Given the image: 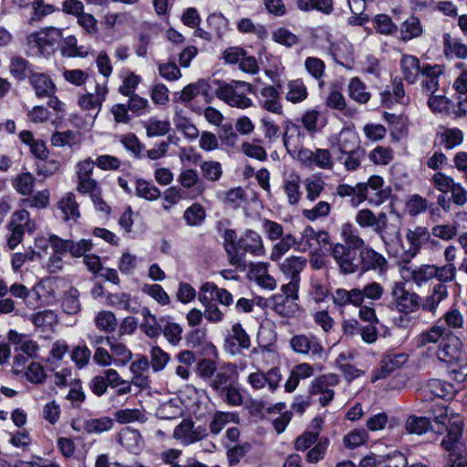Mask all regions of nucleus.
<instances>
[{"instance_id": "obj_22", "label": "nucleus", "mask_w": 467, "mask_h": 467, "mask_svg": "<svg viewBox=\"0 0 467 467\" xmlns=\"http://www.w3.org/2000/svg\"><path fill=\"white\" fill-rule=\"evenodd\" d=\"M150 368V361L144 355H137V359L130 364V369L133 374L132 383L140 388L149 387V378L144 373Z\"/></svg>"}, {"instance_id": "obj_42", "label": "nucleus", "mask_w": 467, "mask_h": 467, "mask_svg": "<svg viewBox=\"0 0 467 467\" xmlns=\"http://www.w3.org/2000/svg\"><path fill=\"white\" fill-rule=\"evenodd\" d=\"M121 78L122 85L119 87V92L124 96L133 95L141 81V78L128 69H123Z\"/></svg>"}, {"instance_id": "obj_19", "label": "nucleus", "mask_w": 467, "mask_h": 467, "mask_svg": "<svg viewBox=\"0 0 467 467\" xmlns=\"http://www.w3.org/2000/svg\"><path fill=\"white\" fill-rule=\"evenodd\" d=\"M273 310L283 317H293L299 310L296 300L287 297L284 294H275L271 298Z\"/></svg>"}, {"instance_id": "obj_50", "label": "nucleus", "mask_w": 467, "mask_h": 467, "mask_svg": "<svg viewBox=\"0 0 467 467\" xmlns=\"http://www.w3.org/2000/svg\"><path fill=\"white\" fill-rule=\"evenodd\" d=\"M36 178L30 172L19 174L13 182L16 191L22 195H29L33 192Z\"/></svg>"}, {"instance_id": "obj_27", "label": "nucleus", "mask_w": 467, "mask_h": 467, "mask_svg": "<svg viewBox=\"0 0 467 467\" xmlns=\"http://www.w3.org/2000/svg\"><path fill=\"white\" fill-rule=\"evenodd\" d=\"M307 260L304 256H291L285 258L280 265V269L290 279L300 281V273L306 266Z\"/></svg>"}, {"instance_id": "obj_60", "label": "nucleus", "mask_w": 467, "mask_h": 467, "mask_svg": "<svg viewBox=\"0 0 467 467\" xmlns=\"http://www.w3.org/2000/svg\"><path fill=\"white\" fill-rule=\"evenodd\" d=\"M356 222L359 226L363 228L372 227L374 232H376L379 222V213L376 216L371 210L362 209L358 212Z\"/></svg>"}, {"instance_id": "obj_47", "label": "nucleus", "mask_w": 467, "mask_h": 467, "mask_svg": "<svg viewBox=\"0 0 467 467\" xmlns=\"http://www.w3.org/2000/svg\"><path fill=\"white\" fill-rule=\"evenodd\" d=\"M341 235L346 243L345 247L355 249L359 252L362 248H365V242L353 231V226L350 223H345L342 226Z\"/></svg>"}, {"instance_id": "obj_12", "label": "nucleus", "mask_w": 467, "mask_h": 467, "mask_svg": "<svg viewBox=\"0 0 467 467\" xmlns=\"http://www.w3.org/2000/svg\"><path fill=\"white\" fill-rule=\"evenodd\" d=\"M250 347V337L240 323L233 325L231 333L225 337L224 348L231 355L241 353Z\"/></svg>"}, {"instance_id": "obj_29", "label": "nucleus", "mask_w": 467, "mask_h": 467, "mask_svg": "<svg viewBox=\"0 0 467 467\" xmlns=\"http://www.w3.org/2000/svg\"><path fill=\"white\" fill-rule=\"evenodd\" d=\"M144 320L141 324V330L150 338L159 337L161 334V327L166 321V317H162L157 319L156 316L152 315L149 309L144 308L142 312Z\"/></svg>"}, {"instance_id": "obj_37", "label": "nucleus", "mask_w": 467, "mask_h": 467, "mask_svg": "<svg viewBox=\"0 0 467 467\" xmlns=\"http://www.w3.org/2000/svg\"><path fill=\"white\" fill-rule=\"evenodd\" d=\"M10 72L17 80H24L26 78L34 72L31 68L30 63L20 56H16L11 58Z\"/></svg>"}, {"instance_id": "obj_58", "label": "nucleus", "mask_w": 467, "mask_h": 467, "mask_svg": "<svg viewBox=\"0 0 467 467\" xmlns=\"http://www.w3.org/2000/svg\"><path fill=\"white\" fill-rule=\"evenodd\" d=\"M62 308L64 312L68 315H75L80 311V303L77 289L72 288L65 295L62 301Z\"/></svg>"}, {"instance_id": "obj_35", "label": "nucleus", "mask_w": 467, "mask_h": 467, "mask_svg": "<svg viewBox=\"0 0 467 467\" xmlns=\"http://www.w3.org/2000/svg\"><path fill=\"white\" fill-rule=\"evenodd\" d=\"M296 6L304 12L317 10L325 15H329L334 10L333 0H296Z\"/></svg>"}, {"instance_id": "obj_49", "label": "nucleus", "mask_w": 467, "mask_h": 467, "mask_svg": "<svg viewBox=\"0 0 467 467\" xmlns=\"http://www.w3.org/2000/svg\"><path fill=\"white\" fill-rule=\"evenodd\" d=\"M151 368L154 372H159L164 369L167 363L170 361V355L165 352L159 346L151 347L150 350Z\"/></svg>"}, {"instance_id": "obj_40", "label": "nucleus", "mask_w": 467, "mask_h": 467, "mask_svg": "<svg viewBox=\"0 0 467 467\" xmlns=\"http://www.w3.org/2000/svg\"><path fill=\"white\" fill-rule=\"evenodd\" d=\"M285 99L292 103H299L307 98V89L302 79L291 80L287 84Z\"/></svg>"}, {"instance_id": "obj_54", "label": "nucleus", "mask_w": 467, "mask_h": 467, "mask_svg": "<svg viewBox=\"0 0 467 467\" xmlns=\"http://www.w3.org/2000/svg\"><path fill=\"white\" fill-rule=\"evenodd\" d=\"M295 244H296L295 236L292 234H285L274 245L271 260L278 261Z\"/></svg>"}, {"instance_id": "obj_1", "label": "nucleus", "mask_w": 467, "mask_h": 467, "mask_svg": "<svg viewBox=\"0 0 467 467\" xmlns=\"http://www.w3.org/2000/svg\"><path fill=\"white\" fill-rule=\"evenodd\" d=\"M433 422L432 424L431 418L411 415L406 420V430L416 435L424 434L429 431L440 434L447 431V435L441 441V446L448 451H454L462 435L463 420L461 416L454 413H441L433 418Z\"/></svg>"}, {"instance_id": "obj_23", "label": "nucleus", "mask_w": 467, "mask_h": 467, "mask_svg": "<svg viewBox=\"0 0 467 467\" xmlns=\"http://www.w3.org/2000/svg\"><path fill=\"white\" fill-rule=\"evenodd\" d=\"M337 193L340 197H352L351 202L358 206L368 199V185L364 182L358 183L355 187L348 184H339L337 187Z\"/></svg>"}, {"instance_id": "obj_56", "label": "nucleus", "mask_w": 467, "mask_h": 467, "mask_svg": "<svg viewBox=\"0 0 467 467\" xmlns=\"http://www.w3.org/2000/svg\"><path fill=\"white\" fill-rule=\"evenodd\" d=\"M429 389L434 397L441 400L451 398L453 393L452 386L440 379H431L429 382Z\"/></svg>"}, {"instance_id": "obj_48", "label": "nucleus", "mask_w": 467, "mask_h": 467, "mask_svg": "<svg viewBox=\"0 0 467 467\" xmlns=\"http://www.w3.org/2000/svg\"><path fill=\"white\" fill-rule=\"evenodd\" d=\"M135 185L139 197L154 201L161 196V191L150 182L140 179L136 181Z\"/></svg>"}, {"instance_id": "obj_2", "label": "nucleus", "mask_w": 467, "mask_h": 467, "mask_svg": "<svg viewBox=\"0 0 467 467\" xmlns=\"http://www.w3.org/2000/svg\"><path fill=\"white\" fill-rule=\"evenodd\" d=\"M223 248L228 255L230 265L238 269L244 270L247 266L245 254L262 255L264 244L259 234L253 230L245 232L237 238L234 229H224L222 234Z\"/></svg>"}, {"instance_id": "obj_61", "label": "nucleus", "mask_w": 467, "mask_h": 467, "mask_svg": "<svg viewBox=\"0 0 467 467\" xmlns=\"http://www.w3.org/2000/svg\"><path fill=\"white\" fill-rule=\"evenodd\" d=\"M305 67L309 75L315 79L320 80L325 74V63L322 59L315 57H308L305 60Z\"/></svg>"}, {"instance_id": "obj_26", "label": "nucleus", "mask_w": 467, "mask_h": 467, "mask_svg": "<svg viewBox=\"0 0 467 467\" xmlns=\"http://www.w3.org/2000/svg\"><path fill=\"white\" fill-rule=\"evenodd\" d=\"M400 38L403 42L410 41L413 38L420 37L423 34V26L419 17L415 16H410L404 20L400 28Z\"/></svg>"}, {"instance_id": "obj_8", "label": "nucleus", "mask_w": 467, "mask_h": 467, "mask_svg": "<svg viewBox=\"0 0 467 467\" xmlns=\"http://www.w3.org/2000/svg\"><path fill=\"white\" fill-rule=\"evenodd\" d=\"M198 299L201 304L209 303L213 300L223 306L228 307L234 303L233 295L225 288H220L212 282H205L199 289Z\"/></svg>"}, {"instance_id": "obj_53", "label": "nucleus", "mask_w": 467, "mask_h": 467, "mask_svg": "<svg viewBox=\"0 0 467 467\" xmlns=\"http://www.w3.org/2000/svg\"><path fill=\"white\" fill-rule=\"evenodd\" d=\"M183 219L190 226L201 225L205 219V211L201 204L193 203L185 210Z\"/></svg>"}, {"instance_id": "obj_11", "label": "nucleus", "mask_w": 467, "mask_h": 467, "mask_svg": "<svg viewBox=\"0 0 467 467\" xmlns=\"http://www.w3.org/2000/svg\"><path fill=\"white\" fill-rule=\"evenodd\" d=\"M358 271L368 272L370 270L383 273L387 270L388 262L386 258L371 247H365L359 251Z\"/></svg>"}, {"instance_id": "obj_4", "label": "nucleus", "mask_w": 467, "mask_h": 467, "mask_svg": "<svg viewBox=\"0 0 467 467\" xmlns=\"http://www.w3.org/2000/svg\"><path fill=\"white\" fill-rule=\"evenodd\" d=\"M393 306L401 314H410L421 307V298L415 293L406 289L405 284L396 282L391 287Z\"/></svg>"}, {"instance_id": "obj_57", "label": "nucleus", "mask_w": 467, "mask_h": 467, "mask_svg": "<svg viewBox=\"0 0 467 467\" xmlns=\"http://www.w3.org/2000/svg\"><path fill=\"white\" fill-rule=\"evenodd\" d=\"M95 322L99 329L109 333L115 330L117 318L110 311H101L98 313Z\"/></svg>"}, {"instance_id": "obj_10", "label": "nucleus", "mask_w": 467, "mask_h": 467, "mask_svg": "<svg viewBox=\"0 0 467 467\" xmlns=\"http://www.w3.org/2000/svg\"><path fill=\"white\" fill-rule=\"evenodd\" d=\"M283 127V144L286 151L293 155L299 146H303L305 140V132L302 127L286 118L282 122Z\"/></svg>"}, {"instance_id": "obj_41", "label": "nucleus", "mask_w": 467, "mask_h": 467, "mask_svg": "<svg viewBox=\"0 0 467 467\" xmlns=\"http://www.w3.org/2000/svg\"><path fill=\"white\" fill-rule=\"evenodd\" d=\"M348 95L358 103H367L370 99V93L367 91V87L358 78H354L348 84Z\"/></svg>"}, {"instance_id": "obj_64", "label": "nucleus", "mask_w": 467, "mask_h": 467, "mask_svg": "<svg viewBox=\"0 0 467 467\" xmlns=\"http://www.w3.org/2000/svg\"><path fill=\"white\" fill-rule=\"evenodd\" d=\"M406 207L410 215L416 216L426 212L429 208V203L427 200L420 195L413 194L407 202Z\"/></svg>"}, {"instance_id": "obj_38", "label": "nucleus", "mask_w": 467, "mask_h": 467, "mask_svg": "<svg viewBox=\"0 0 467 467\" xmlns=\"http://www.w3.org/2000/svg\"><path fill=\"white\" fill-rule=\"evenodd\" d=\"M117 382V372L109 369L107 371V377L102 376L95 377L89 383L92 391L97 395H101L105 392L107 387H115Z\"/></svg>"}, {"instance_id": "obj_7", "label": "nucleus", "mask_w": 467, "mask_h": 467, "mask_svg": "<svg viewBox=\"0 0 467 467\" xmlns=\"http://www.w3.org/2000/svg\"><path fill=\"white\" fill-rule=\"evenodd\" d=\"M290 346L296 353L311 355L315 358L323 357L324 348L314 335H296L290 339Z\"/></svg>"}, {"instance_id": "obj_34", "label": "nucleus", "mask_w": 467, "mask_h": 467, "mask_svg": "<svg viewBox=\"0 0 467 467\" xmlns=\"http://www.w3.org/2000/svg\"><path fill=\"white\" fill-rule=\"evenodd\" d=\"M206 23L214 37L218 40H221L223 34L228 30V19L220 12L210 14L207 16Z\"/></svg>"}, {"instance_id": "obj_15", "label": "nucleus", "mask_w": 467, "mask_h": 467, "mask_svg": "<svg viewBox=\"0 0 467 467\" xmlns=\"http://www.w3.org/2000/svg\"><path fill=\"white\" fill-rule=\"evenodd\" d=\"M237 379L238 371L236 366L228 363L218 368L213 379L211 380V386L219 393L235 384Z\"/></svg>"}, {"instance_id": "obj_16", "label": "nucleus", "mask_w": 467, "mask_h": 467, "mask_svg": "<svg viewBox=\"0 0 467 467\" xmlns=\"http://www.w3.org/2000/svg\"><path fill=\"white\" fill-rule=\"evenodd\" d=\"M281 374L278 368H272L266 373L256 371L248 376V382L254 389H260L266 384L274 391L279 385Z\"/></svg>"}, {"instance_id": "obj_46", "label": "nucleus", "mask_w": 467, "mask_h": 467, "mask_svg": "<svg viewBox=\"0 0 467 467\" xmlns=\"http://www.w3.org/2000/svg\"><path fill=\"white\" fill-rule=\"evenodd\" d=\"M61 50L63 55H67L68 57H85L88 54V51L85 47L78 46V40L76 36L72 35L64 37Z\"/></svg>"}, {"instance_id": "obj_36", "label": "nucleus", "mask_w": 467, "mask_h": 467, "mask_svg": "<svg viewBox=\"0 0 467 467\" xmlns=\"http://www.w3.org/2000/svg\"><path fill=\"white\" fill-rule=\"evenodd\" d=\"M447 371L451 379L464 382L467 379V358L460 357L447 364Z\"/></svg>"}, {"instance_id": "obj_18", "label": "nucleus", "mask_w": 467, "mask_h": 467, "mask_svg": "<svg viewBox=\"0 0 467 467\" xmlns=\"http://www.w3.org/2000/svg\"><path fill=\"white\" fill-rule=\"evenodd\" d=\"M130 99L128 105L119 103V123L128 122L130 120L128 110H130L133 114L140 116L147 111L149 102L146 99H143L136 94L129 96Z\"/></svg>"}, {"instance_id": "obj_51", "label": "nucleus", "mask_w": 467, "mask_h": 467, "mask_svg": "<svg viewBox=\"0 0 467 467\" xmlns=\"http://www.w3.org/2000/svg\"><path fill=\"white\" fill-rule=\"evenodd\" d=\"M329 284L320 278L311 279L310 296L316 303H321L329 296Z\"/></svg>"}, {"instance_id": "obj_44", "label": "nucleus", "mask_w": 467, "mask_h": 467, "mask_svg": "<svg viewBox=\"0 0 467 467\" xmlns=\"http://www.w3.org/2000/svg\"><path fill=\"white\" fill-rule=\"evenodd\" d=\"M373 26L377 33L381 35H393L398 32V26L390 16L386 14H379L373 17Z\"/></svg>"}, {"instance_id": "obj_52", "label": "nucleus", "mask_w": 467, "mask_h": 467, "mask_svg": "<svg viewBox=\"0 0 467 467\" xmlns=\"http://www.w3.org/2000/svg\"><path fill=\"white\" fill-rule=\"evenodd\" d=\"M8 225L26 229L27 232H33L36 228L35 222L30 219V214L26 209L16 211L13 213Z\"/></svg>"}, {"instance_id": "obj_33", "label": "nucleus", "mask_w": 467, "mask_h": 467, "mask_svg": "<svg viewBox=\"0 0 467 467\" xmlns=\"http://www.w3.org/2000/svg\"><path fill=\"white\" fill-rule=\"evenodd\" d=\"M336 149L340 153V155L337 157V160L341 161L344 154L351 153L362 148L358 145L357 136L354 133L348 132L347 134H341L337 145L332 148V150L335 154Z\"/></svg>"}, {"instance_id": "obj_63", "label": "nucleus", "mask_w": 467, "mask_h": 467, "mask_svg": "<svg viewBox=\"0 0 467 467\" xmlns=\"http://www.w3.org/2000/svg\"><path fill=\"white\" fill-rule=\"evenodd\" d=\"M142 291L155 299L160 305L167 306L170 304V296L164 291L162 286L158 284L154 285H144L142 287Z\"/></svg>"}, {"instance_id": "obj_24", "label": "nucleus", "mask_w": 467, "mask_h": 467, "mask_svg": "<svg viewBox=\"0 0 467 467\" xmlns=\"http://www.w3.org/2000/svg\"><path fill=\"white\" fill-rule=\"evenodd\" d=\"M28 78L37 97H50L55 92V85L46 74L31 72Z\"/></svg>"}, {"instance_id": "obj_25", "label": "nucleus", "mask_w": 467, "mask_h": 467, "mask_svg": "<svg viewBox=\"0 0 467 467\" xmlns=\"http://www.w3.org/2000/svg\"><path fill=\"white\" fill-rule=\"evenodd\" d=\"M448 285L438 283L433 285L431 295L421 303V309L426 312L435 313L439 304L448 297Z\"/></svg>"}, {"instance_id": "obj_3", "label": "nucleus", "mask_w": 467, "mask_h": 467, "mask_svg": "<svg viewBox=\"0 0 467 467\" xmlns=\"http://www.w3.org/2000/svg\"><path fill=\"white\" fill-rule=\"evenodd\" d=\"M253 92V86L250 83L240 80L224 82L222 100L230 107L247 109L252 106L253 101L247 94Z\"/></svg>"}, {"instance_id": "obj_13", "label": "nucleus", "mask_w": 467, "mask_h": 467, "mask_svg": "<svg viewBox=\"0 0 467 467\" xmlns=\"http://www.w3.org/2000/svg\"><path fill=\"white\" fill-rule=\"evenodd\" d=\"M461 347L462 342L460 338L451 331L448 336L444 337V339L440 342L436 352L438 359L446 364L451 363L462 357Z\"/></svg>"}, {"instance_id": "obj_9", "label": "nucleus", "mask_w": 467, "mask_h": 467, "mask_svg": "<svg viewBox=\"0 0 467 467\" xmlns=\"http://www.w3.org/2000/svg\"><path fill=\"white\" fill-rule=\"evenodd\" d=\"M62 38V31L56 27H48L39 32L32 33L27 36L28 45L38 47L41 53L53 50L56 44Z\"/></svg>"}, {"instance_id": "obj_43", "label": "nucleus", "mask_w": 467, "mask_h": 467, "mask_svg": "<svg viewBox=\"0 0 467 467\" xmlns=\"http://www.w3.org/2000/svg\"><path fill=\"white\" fill-rule=\"evenodd\" d=\"M165 317L166 321L162 325L161 333L171 345L177 346L182 340V328L179 324L171 321L169 317Z\"/></svg>"}, {"instance_id": "obj_6", "label": "nucleus", "mask_w": 467, "mask_h": 467, "mask_svg": "<svg viewBox=\"0 0 467 467\" xmlns=\"http://www.w3.org/2000/svg\"><path fill=\"white\" fill-rule=\"evenodd\" d=\"M332 256L343 274H353L358 271L359 252L355 249L337 244L332 249Z\"/></svg>"}, {"instance_id": "obj_5", "label": "nucleus", "mask_w": 467, "mask_h": 467, "mask_svg": "<svg viewBox=\"0 0 467 467\" xmlns=\"http://www.w3.org/2000/svg\"><path fill=\"white\" fill-rule=\"evenodd\" d=\"M406 238L410 246L403 254L404 262H409L415 257L425 244L430 243L431 245L438 244L436 240L431 239V233L424 226H416L413 230L409 229Z\"/></svg>"}, {"instance_id": "obj_17", "label": "nucleus", "mask_w": 467, "mask_h": 467, "mask_svg": "<svg viewBox=\"0 0 467 467\" xmlns=\"http://www.w3.org/2000/svg\"><path fill=\"white\" fill-rule=\"evenodd\" d=\"M375 233L379 235L387 249L390 248L392 244H401L400 230L389 225L388 216L383 212L379 213V222Z\"/></svg>"}, {"instance_id": "obj_28", "label": "nucleus", "mask_w": 467, "mask_h": 467, "mask_svg": "<svg viewBox=\"0 0 467 467\" xmlns=\"http://www.w3.org/2000/svg\"><path fill=\"white\" fill-rule=\"evenodd\" d=\"M57 208L63 214L65 221H76L80 216L78 203L72 192H67L57 202Z\"/></svg>"}, {"instance_id": "obj_39", "label": "nucleus", "mask_w": 467, "mask_h": 467, "mask_svg": "<svg viewBox=\"0 0 467 467\" xmlns=\"http://www.w3.org/2000/svg\"><path fill=\"white\" fill-rule=\"evenodd\" d=\"M284 190L290 204H296L301 197L300 177L298 174L291 173L284 182Z\"/></svg>"}, {"instance_id": "obj_45", "label": "nucleus", "mask_w": 467, "mask_h": 467, "mask_svg": "<svg viewBox=\"0 0 467 467\" xmlns=\"http://www.w3.org/2000/svg\"><path fill=\"white\" fill-rule=\"evenodd\" d=\"M463 134L459 129H447L440 135L439 144L446 150H451L462 142Z\"/></svg>"}, {"instance_id": "obj_32", "label": "nucleus", "mask_w": 467, "mask_h": 467, "mask_svg": "<svg viewBox=\"0 0 467 467\" xmlns=\"http://www.w3.org/2000/svg\"><path fill=\"white\" fill-rule=\"evenodd\" d=\"M400 66L404 79L409 83H415L420 72V65L418 57L405 55L400 60Z\"/></svg>"}, {"instance_id": "obj_55", "label": "nucleus", "mask_w": 467, "mask_h": 467, "mask_svg": "<svg viewBox=\"0 0 467 467\" xmlns=\"http://www.w3.org/2000/svg\"><path fill=\"white\" fill-rule=\"evenodd\" d=\"M78 134L72 130L57 131L51 137V143L55 147L73 146L78 142Z\"/></svg>"}, {"instance_id": "obj_14", "label": "nucleus", "mask_w": 467, "mask_h": 467, "mask_svg": "<svg viewBox=\"0 0 467 467\" xmlns=\"http://www.w3.org/2000/svg\"><path fill=\"white\" fill-rule=\"evenodd\" d=\"M281 85L265 86L260 90L259 103L265 110L281 115L283 114V105L280 96Z\"/></svg>"}, {"instance_id": "obj_31", "label": "nucleus", "mask_w": 467, "mask_h": 467, "mask_svg": "<svg viewBox=\"0 0 467 467\" xmlns=\"http://www.w3.org/2000/svg\"><path fill=\"white\" fill-rule=\"evenodd\" d=\"M443 51L447 57L467 58V46L452 38L449 33L443 35Z\"/></svg>"}, {"instance_id": "obj_62", "label": "nucleus", "mask_w": 467, "mask_h": 467, "mask_svg": "<svg viewBox=\"0 0 467 467\" xmlns=\"http://www.w3.org/2000/svg\"><path fill=\"white\" fill-rule=\"evenodd\" d=\"M306 198L314 202L325 189V182L321 178H308L305 181Z\"/></svg>"}, {"instance_id": "obj_20", "label": "nucleus", "mask_w": 467, "mask_h": 467, "mask_svg": "<svg viewBox=\"0 0 467 467\" xmlns=\"http://www.w3.org/2000/svg\"><path fill=\"white\" fill-rule=\"evenodd\" d=\"M200 95L205 103L210 104L216 97L222 100L224 81L209 78L197 81Z\"/></svg>"}, {"instance_id": "obj_59", "label": "nucleus", "mask_w": 467, "mask_h": 467, "mask_svg": "<svg viewBox=\"0 0 467 467\" xmlns=\"http://www.w3.org/2000/svg\"><path fill=\"white\" fill-rule=\"evenodd\" d=\"M201 171L202 176L211 182H216L218 181L222 174H223V169L222 165L219 161H204L201 164Z\"/></svg>"}, {"instance_id": "obj_30", "label": "nucleus", "mask_w": 467, "mask_h": 467, "mask_svg": "<svg viewBox=\"0 0 467 467\" xmlns=\"http://www.w3.org/2000/svg\"><path fill=\"white\" fill-rule=\"evenodd\" d=\"M451 330L444 326H432L429 329L421 332L417 337V346L423 347L427 344L437 343L442 341L444 337H447Z\"/></svg>"}, {"instance_id": "obj_21", "label": "nucleus", "mask_w": 467, "mask_h": 467, "mask_svg": "<svg viewBox=\"0 0 467 467\" xmlns=\"http://www.w3.org/2000/svg\"><path fill=\"white\" fill-rule=\"evenodd\" d=\"M408 359V355L405 353L390 354L386 356L380 366L375 370L373 375V381L386 378L395 368H400Z\"/></svg>"}]
</instances>
